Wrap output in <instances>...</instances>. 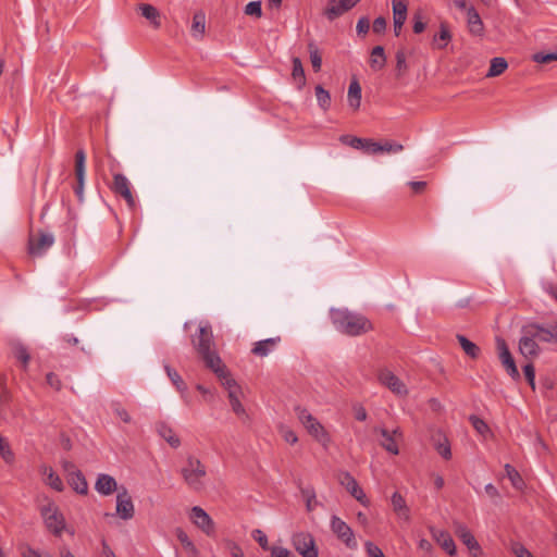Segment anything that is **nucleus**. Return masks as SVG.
Wrapping results in <instances>:
<instances>
[{
  "label": "nucleus",
  "instance_id": "nucleus-31",
  "mask_svg": "<svg viewBox=\"0 0 557 557\" xmlns=\"http://www.w3.org/2000/svg\"><path fill=\"white\" fill-rule=\"evenodd\" d=\"M392 507L398 518L409 521L410 519V510L406 504L405 498L398 492H395L391 498Z\"/></svg>",
  "mask_w": 557,
  "mask_h": 557
},
{
  "label": "nucleus",
  "instance_id": "nucleus-11",
  "mask_svg": "<svg viewBox=\"0 0 557 557\" xmlns=\"http://www.w3.org/2000/svg\"><path fill=\"white\" fill-rule=\"evenodd\" d=\"M377 381L398 397L408 395L406 384L388 369H381L377 372Z\"/></svg>",
  "mask_w": 557,
  "mask_h": 557
},
{
  "label": "nucleus",
  "instance_id": "nucleus-33",
  "mask_svg": "<svg viewBox=\"0 0 557 557\" xmlns=\"http://www.w3.org/2000/svg\"><path fill=\"white\" fill-rule=\"evenodd\" d=\"M348 104L354 110L357 111L361 104V86L357 79H352L348 87Z\"/></svg>",
  "mask_w": 557,
  "mask_h": 557
},
{
  "label": "nucleus",
  "instance_id": "nucleus-20",
  "mask_svg": "<svg viewBox=\"0 0 557 557\" xmlns=\"http://www.w3.org/2000/svg\"><path fill=\"white\" fill-rule=\"evenodd\" d=\"M529 330L534 333L537 341L544 343L557 342V324L545 327L539 323L527 324Z\"/></svg>",
  "mask_w": 557,
  "mask_h": 557
},
{
  "label": "nucleus",
  "instance_id": "nucleus-27",
  "mask_svg": "<svg viewBox=\"0 0 557 557\" xmlns=\"http://www.w3.org/2000/svg\"><path fill=\"white\" fill-rule=\"evenodd\" d=\"M95 490L99 494L108 496L117 490V483L113 476L102 473L97 478Z\"/></svg>",
  "mask_w": 557,
  "mask_h": 557
},
{
  "label": "nucleus",
  "instance_id": "nucleus-21",
  "mask_svg": "<svg viewBox=\"0 0 557 557\" xmlns=\"http://www.w3.org/2000/svg\"><path fill=\"white\" fill-rule=\"evenodd\" d=\"M454 532L469 550H480V545L468 527L461 522H454Z\"/></svg>",
  "mask_w": 557,
  "mask_h": 557
},
{
  "label": "nucleus",
  "instance_id": "nucleus-15",
  "mask_svg": "<svg viewBox=\"0 0 557 557\" xmlns=\"http://www.w3.org/2000/svg\"><path fill=\"white\" fill-rule=\"evenodd\" d=\"M189 519L208 536L215 534V525L211 517L199 506H195L190 510Z\"/></svg>",
  "mask_w": 557,
  "mask_h": 557
},
{
  "label": "nucleus",
  "instance_id": "nucleus-26",
  "mask_svg": "<svg viewBox=\"0 0 557 557\" xmlns=\"http://www.w3.org/2000/svg\"><path fill=\"white\" fill-rule=\"evenodd\" d=\"M467 24L470 34L474 36H482L484 34V24L480 17V14L473 7H467Z\"/></svg>",
  "mask_w": 557,
  "mask_h": 557
},
{
  "label": "nucleus",
  "instance_id": "nucleus-24",
  "mask_svg": "<svg viewBox=\"0 0 557 557\" xmlns=\"http://www.w3.org/2000/svg\"><path fill=\"white\" fill-rule=\"evenodd\" d=\"M281 341L282 339L280 336L270 337L267 339L259 341V342L255 343V345L251 349V352L255 356H258L261 358L267 357L272 351H274V349L277 347V345L281 343Z\"/></svg>",
  "mask_w": 557,
  "mask_h": 557
},
{
  "label": "nucleus",
  "instance_id": "nucleus-2",
  "mask_svg": "<svg viewBox=\"0 0 557 557\" xmlns=\"http://www.w3.org/2000/svg\"><path fill=\"white\" fill-rule=\"evenodd\" d=\"M331 320L337 331L349 336H358L372 329L366 317L347 309H332Z\"/></svg>",
  "mask_w": 557,
  "mask_h": 557
},
{
  "label": "nucleus",
  "instance_id": "nucleus-48",
  "mask_svg": "<svg viewBox=\"0 0 557 557\" xmlns=\"http://www.w3.org/2000/svg\"><path fill=\"white\" fill-rule=\"evenodd\" d=\"M13 352H14L15 358L23 363L24 368H26L28 364V361L30 359V356H29L26 347H24L23 345H16L13 348Z\"/></svg>",
  "mask_w": 557,
  "mask_h": 557
},
{
  "label": "nucleus",
  "instance_id": "nucleus-6",
  "mask_svg": "<svg viewBox=\"0 0 557 557\" xmlns=\"http://www.w3.org/2000/svg\"><path fill=\"white\" fill-rule=\"evenodd\" d=\"M292 545L301 557H319V550L313 535L300 531L292 535Z\"/></svg>",
  "mask_w": 557,
  "mask_h": 557
},
{
  "label": "nucleus",
  "instance_id": "nucleus-42",
  "mask_svg": "<svg viewBox=\"0 0 557 557\" xmlns=\"http://www.w3.org/2000/svg\"><path fill=\"white\" fill-rule=\"evenodd\" d=\"M164 369H165V372H166L169 379L175 385L177 391H180L181 393L185 392L187 387H186L184 380L178 374V372L168 364L164 366Z\"/></svg>",
  "mask_w": 557,
  "mask_h": 557
},
{
  "label": "nucleus",
  "instance_id": "nucleus-45",
  "mask_svg": "<svg viewBox=\"0 0 557 557\" xmlns=\"http://www.w3.org/2000/svg\"><path fill=\"white\" fill-rule=\"evenodd\" d=\"M308 50L310 54V61L314 72H319L322 66V58L318 47L313 42H309Z\"/></svg>",
  "mask_w": 557,
  "mask_h": 557
},
{
  "label": "nucleus",
  "instance_id": "nucleus-14",
  "mask_svg": "<svg viewBox=\"0 0 557 557\" xmlns=\"http://www.w3.org/2000/svg\"><path fill=\"white\" fill-rule=\"evenodd\" d=\"M54 243V237L50 233L42 231L38 235H30L28 239V253L33 257H41Z\"/></svg>",
  "mask_w": 557,
  "mask_h": 557
},
{
  "label": "nucleus",
  "instance_id": "nucleus-9",
  "mask_svg": "<svg viewBox=\"0 0 557 557\" xmlns=\"http://www.w3.org/2000/svg\"><path fill=\"white\" fill-rule=\"evenodd\" d=\"M41 515L49 531L54 535L60 536L65 529V519L58 507L53 504H49L42 508Z\"/></svg>",
  "mask_w": 557,
  "mask_h": 557
},
{
  "label": "nucleus",
  "instance_id": "nucleus-19",
  "mask_svg": "<svg viewBox=\"0 0 557 557\" xmlns=\"http://www.w3.org/2000/svg\"><path fill=\"white\" fill-rule=\"evenodd\" d=\"M430 533L433 540L450 556L456 555V545L447 531L438 530L434 527H430Z\"/></svg>",
  "mask_w": 557,
  "mask_h": 557
},
{
  "label": "nucleus",
  "instance_id": "nucleus-36",
  "mask_svg": "<svg viewBox=\"0 0 557 557\" xmlns=\"http://www.w3.org/2000/svg\"><path fill=\"white\" fill-rule=\"evenodd\" d=\"M385 61L384 48L382 46L374 47L371 52L370 66L374 71H380L384 67Z\"/></svg>",
  "mask_w": 557,
  "mask_h": 557
},
{
  "label": "nucleus",
  "instance_id": "nucleus-39",
  "mask_svg": "<svg viewBox=\"0 0 557 557\" xmlns=\"http://www.w3.org/2000/svg\"><path fill=\"white\" fill-rule=\"evenodd\" d=\"M451 40V34L446 23H441L440 32L433 38L434 45L437 49L445 48Z\"/></svg>",
  "mask_w": 557,
  "mask_h": 557
},
{
  "label": "nucleus",
  "instance_id": "nucleus-59",
  "mask_svg": "<svg viewBox=\"0 0 557 557\" xmlns=\"http://www.w3.org/2000/svg\"><path fill=\"white\" fill-rule=\"evenodd\" d=\"M364 547L369 557H385L382 549L372 542H366Z\"/></svg>",
  "mask_w": 557,
  "mask_h": 557
},
{
  "label": "nucleus",
  "instance_id": "nucleus-1",
  "mask_svg": "<svg viewBox=\"0 0 557 557\" xmlns=\"http://www.w3.org/2000/svg\"><path fill=\"white\" fill-rule=\"evenodd\" d=\"M193 344L201 356L206 366L211 369L216 376L225 374L226 367L214 349L213 335L209 324L200 325L199 334L193 339Z\"/></svg>",
  "mask_w": 557,
  "mask_h": 557
},
{
  "label": "nucleus",
  "instance_id": "nucleus-12",
  "mask_svg": "<svg viewBox=\"0 0 557 557\" xmlns=\"http://www.w3.org/2000/svg\"><path fill=\"white\" fill-rule=\"evenodd\" d=\"M131 187V182L125 175L121 173L113 174V182L111 185L112 191L116 196L122 197L125 200L127 207L133 210L136 207V200L133 196Z\"/></svg>",
  "mask_w": 557,
  "mask_h": 557
},
{
  "label": "nucleus",
  "instance_id": "nucleus-17",
  "mask_svg": "<svg viewBox=\"0 0 557 557\" xmlns=\"http://www.w3.org/2000/svg\"><path fill=\"white\" fill-rule=\"evenodd\" d=\"M135 509L131 495L125 487L119 490L116 495V515L123 520L134 517Z\"/></svg>",
  "mask_w": 557,
  "mask_h": 557
},
{
  "label": "nucleus",
  "instance_id": "nucleus-52",
  "mask_svg": "<svg viewBox=\"0 0 557 557\" xmlns=\"http://www.w3.org/2000/svg\"><path fill=\"white\" fill-rule=\"evenodd\" d=\"M245 13L247 15H252L256 17H261L262 15V9H261V2L260 1H251L249 2L245 8Z\"/></svg>",
  "mask_w": 557,
  "mask_h": 557
},
{
  "label": "nucleus",
  "instance_id": "nucleus-29",
  "mask_svg": "<svg viewBox=\"0 0 557 557\" xmlns=\"http://www.w3.org/2000/svg\"><path fill=\"white\" fill-rule=\"evenodd\" d=\"M190 34L193 38L202 40L206 34V14L203 11H197L193 16L190 26Z\"/></svg>",
  "mask_w": 557,
  "mask_h": 557
},
{
  "label": "nucleus",
  "instance_id": "nucleus-38",
  "mask_svg": "<svg viewBox=\"0 0 557 557\" xmlns=\"http://www.w3.org/2000/svg\"><path fill=\"white\" fill-rule=\"evenodd\" d=\"M508 67L506 59L496 57L491 60L490 69L486 73V77H496L503 74Z\"/></svg>",
  "mask_w": 557,
  "mask_h": 557
},
{
  "label": "nucleus",
  "instance_id": "nucleus-18",
  "mask_svg": "<svg viewBox=\"0 0 557 557\" xmlns=\"http://www.w3.org/2000/svg\"><path fill=\"white\" fill-rule=\"evenodd\" d=\"M361 0H329L324 10V15L330 21H334L347 11L351 10Z\"/></svg>",
  "mask_w": 557,
  "mask_h": 557
},
{
  "label": "nucleus",
  "instance_id": "nucleus-54",
  "mask_svg": "<svg viewBox=\"0 0 557 557\" xmlns=\"http://www.w3.org/2000/svg\"><path fill=\"white\" fill-rule=\"evenodd\" d=\"M252 539L258 542V544L263 548V549H269L270 550V546H269V542H268V537L265 535V533L259 529L257 530H253L252 531Z\"/></svg>",
  "mask_w": 557,
  "mask_h": 557
},
{
  "label": "nucleus",
  "instance_id": "nucleus-47",
  "mask_svg": "<svg viewBox=\"0 0 557 557\" xmlns=\"http://www.w3.org/2000/svg\"><path fill=\"white\" fill-rule=\"evenodd\" d=\"M469 421L471 422L473 429L481 435H485L490 432L488 425L481 418L472 414L469 417Z\"/></svg>",
  "mask_w": 557,
  "mask_h": 557
},
{
  "label": "nucleus",
  "instance_id": "nucleus-57",
  "mask_svg": "<svg viewBox=\"0 0 557 557\" xmlns=\"http://www.w3.org/2000/svg\"><path fill=\"white\" fill-rule=\"evenodd\" d=\"M533 61L537 63H550L553 61H557V53H543L539 52L533 55Z\"/></svg>",
  "mask_w": 557,
  "mask_h": 557
},
{
  "label": "nucleus",
  "instance_id": "nucleus-34",
  "mask_svg": "<svg viewBox=\"0 0 557 557\" xmlns=\"http://www.w3.org/2000/svg\"><path fill=\"white\" fill-rule=\"evenodd\" d=\"M175 535L188 556L198 557L199 552L196 545L193 543V541L188 537L187 533L182 528L175 529Z\"/></svg>",
  "mask_w": 557,
  "mask_h": 557
},
{
  "label": "nucleus",
  "instance_id": "nucleus-58",
  "mask_svg": "<svg viewBox=\"0 0 557 557\" xmlns=\"http://www.w3.org/2000/svg\"><path fill=\"white\" fill-rule=\"evenodd\" d=\"M379 153L382 152H399L404 149L403 145L400 144H393L391 141H385L384 144L380 143Z\"/></svg>",
  "mask_w": 557,
  "mask_h": 557
},
{
  "label": "nucleus",
  "instance_id": "nucleus-8",
  "mask_svg": "<svg viewBox=\"0 0 557 557\" xmlns=\"http://www.w3.org/2000/svg\"><path fill=\"white\" fill-rule=\"evenodd\" d=\"M330 527L332 532L346 545L347 548H357L355 533L344 520L337 516H332Z\"/></svg>",
  "mask_w": 557,
  "mask_h": 557
},
{
  "label": "nucleus",
  "instance_id": "nucleus-25",
  "mask_svg": "<svg viewBox=\"0 0 557 557\" xmlns=\"http://www.w3.org/2000/svg\"><path fill=\"white\" fill-rule=\"evenodd\" d=\"M136 10L143 17L150 22L153 28H160L161 14L156 7L149 3H139Z\"/></svg>",
  "mask_w": 557,
  "mask_h": 557
},
{
  "label": "nucleus",
  "instance_id": "nucleus-63",
  "mask_svg": "<svg viewBox=\"0 0 557 557\" xmlns=\"http://www.w3.org/2000/svg\"><path fill=\"white\" fill-rule=\"evenodd\" d=\"M386 25H387L386 20L382 16H379L374 20V22L372 24V29L376 34H382L385 32Z\"/></svg>",
  "mask_w": 557,
  "mask_h": 557
},
{
  "label": "nucleus",
  "instance_id": "nucleus-35",
  "mask_svg": "<svg viewBox=\"0 0 557 557\" xmlns=\"http://www.w3.org/2000/svg\"><path fill=\"white\" fill-rule=\"evenodd\" d=\"M434 446L436 451L446 460L451 458L450 444L446 436L437 434L434 436Z\"/></svg>",
  "mask_w": 557,
  "mask_h": 557
},
{
  "label": "nucleus",
  "instance_id": "nucleus-49",
  "mask_svg": "<svg viewBox=\"0 0 557 557\" xmlns=\"http://www.w3.org/2000/svg\"><path fill=\"white\" fill-rule=\"evenodd\" d=\"M379 149H381L380 148V143L374 141V140L369 139V138H363V147H361V150L364 153L377 154L379 153Z\"/></svg>",
  "mask_w": 557,
  "mask_h": 557
},
{
  "label": "nucleus",
  "instance_id": "nucleus-16",
  "mask_svg": "<svg viewBox=\"0 0 557 557\" xmlns=\"http://www.w3.org/2000/svg\"><path fill=\"white\" fill-rule=\"evenodd\" d=\"M339 483L347 490V492L356 498L363 506H369L370 502L367 498L363 490L359 486L356 479L349 472H342L338 475Z\"/></svg>",
  "mask_w": 557,
  "mask_h": 557
},
{
  "label": "nucleus",
  "instance_id": "nucleus-51",
  "mask_svg": "<svg viewBox=\"0 0 557 557\" xmlns=\"http://www.w3.org/2000/svg\"><path fill=\"white\" fill-rule=\"evenodd\" d=\"M280 434L282 435V437L284 438L285 442H287L292 445H294L298 442V437H297L296 433L287 426L281 425Z\"/></svg>",
  "mask_w": 557,
  "mask_h": 557
},
{
  "label": "nucleus",
  "instance_id": "nucleus-5",
  "mask_svg": "<svg viewBox=\"0 0 557 557\" xmlns=\"http://www.w3.org/2000/svg\"><path fill=\"white\" fill-rule=\"evenodd\" d=\"M225 389L227 391V397L233 412L242 420H248V414L245 407L242 404L243 391L242 387L231 377L227 370L222 376H218Z\"/></svg>",
  "mask_w": 557,
  "mask_h": 557
},
{
  "label": "nucleus",
  "instance_id": "nucleus-62",
  "mask_svg": "<svg viewBox=\"0 0 557 557\" xmlns=\"http://www.w3.org/2000/svg\"><path fill=\"white\" fill-rule=\"evenodd\" d=\"M358 35H366L370 29V21L367 17H360L356 26Z\"/></svg>",
  "mask_w": 557,
  "mask_h": 557
},
{
  "label": "nucleus",
  "instance_id": "nucleus-40",
  "mask_svg": "<svg viewBox=\"0 0 557 557\" xmlns=\"http://www.w3.org/2000/svg\"><path fill=\"white\" fill-rule=\"evenodd\" d=\"M293 79L297 84V87L301 89L306 84V76H305V70L302 66V63L299 58L295 57L293 58V72H292Z\"/></svg>",
  "mask_w": 557,
  "mask_h": 557
},
{
  "label": "nucleus",
  "instance_id": "nucleus-10",
  "mask_svg": "<svg viewBox=\"0 0 557 557\" xmlns=\"http://www.w3.org/2000/svg\"><path fill=\"white\" fill-rule=\"evenodd\" d=\"M496 349L498 354V358L505 368L508 375L513 380L520 379V373L518 371V368L516 366V361L509 350V347L506 343V341L502 337H496Z\"/></svg>",
  "mask_w": 557,
  "mask_h": 557
},
{
  "label": "nucleus",
  "instance_id": "nucleus-3",
  "mask_svg": "<svg viewBox=\"0 0 557 557\" xmlns=\"http://www.w3.org/2000/svg\"><path fill=\"white\" fill-rule=\"evenodd\" d=\"M181 474L190 490L200 492L205 488L207 469L198 458L188 456L186 465L181 469Z\"/></svg>",
  "mask_w": 557,
  "mask_h": 557
},
{
  "label": "nucleus",
  "instance_id": "nucleus-60",
  "mask_svg": "<svg viewBox=\"0 0 557 557\" xmlns=\"http://www.w3.org/2000/svg\"><path fill=\"white\" fill-rule=\"evenodd\" d=\"M270 552L271 557H295L290 550L282 546H272Z\"/></svg>",
  "mask_w": 557,
  "mask_h": 557
},
{
  "label": "nucleus",
  "instance_id": "nucleus-13",
  "mask_svg": "<svg viewBox=\"0 0 557 557\" xmlns=\"http://www.w3.org/2000/svg\"><path fill=\"white\" fill-rule=\"evenodd\" d=\"M375 433H379L382 436L380 445L388 453L393 455L399 454L398 444L403 440V432L399 428H396L392 431L385 428H375Z\"/></svg>",
  "mask_w": 557,
  "mask_h": 557
},
{
  "label": "nucleus",
  "instance_id": "nucleus-43",
  "mask_svg": "<svg viewBox=\"0 0 557 557\" xmlns=\"http://www.w3.org/2000/svg\"><path fill=\"white\" fill-rule=\"evenodd\" d=\"M315 97L319 106L326 111L331 106V96L321 85L315 86Z\"/></svg>",
  "mask_w": 557,
  "mask_h": 557
},
{
  "label": "nucleus",
  "instance_id": "nucleus-55",
  "mask_svg": "<svg viewBox=\"0 0 557 557\" xmlns=\"http://www.w3.org/2000/svg\"><path fill=\"white\" fill-rule=\"evenodd\" d=\"M511 552L516 557H533L532 553L521 543H512Z\"/></svg>",
  "mask_w": 557,
  "mask_h": 557
},
{
  "label": "nucleus",
  "instance_id": "nucleus-23",
  "mask_svg": "<svg viewBox=\"0 0 557 557\" xmlns=\"http://www.w3.org/2000/svg\"><path fill=\"white\" fill-rule=\"evenodd\" d=\"M394 33L399 36L407 18V2L405 0H393Z\"/></svg>",
  "mask_w": 557,
  "mask_h": 557
},
{
  "label": "nucleus",
  "instance_id": "nucleus-64",
  "mask_svg": "<svg viewBox=\"0 0 557 557\" xmlns=\"http://www.w3.org/2000/svg\"><path fill=\"white\" fill-rule=\"evenodd\" d=\"M226 548L230 550L233 557H244L242 548L234 542H226Z\"/></svg>",
  "mask_w": 557,
  "mask_h": 557
},
{
  "label": "nucleus",
  "instance_id": "nucleus-28",
  "mask_svg": "<svg viewBox=\"0 0 557 557\" xmlns=\"http://www.w3.org/2000/svg\"><path fill=\"white\" fill-rule=\"evenodd\" d=\"M156 429L158 434L168 442V444L173 447L177 448L181 445V440L168 423L165 422H158L156 424Z\"/></svg>",
  "mask_w": 557,
  "mask_h": 557
},
{
  "label": "nucleus",
  "instance_id": "nucleus-53",
  "mask_svg": "<svg viewBox=\"0 0 557 557\" xmlns=\"http://www.w3.org/2000/svg\"><path fill=\"white\" fill-rule=\"evenodd\" d=\"M523 373L525 375V379L528 383L530 384L532 389H535V369L532 362H528L523 367Z\"/></svg>",
  "mask_w": 557,
  "mask_h": 557
},
{
  "label": "nucleus",
  "instance_id": "nucleus-30",
  "mask_svg": "<svg viewBox=\"0 0 557 557\" xmlns=\"http://www.w3.org/2000/svg\"><path fill=\"white\" fill-rule=\"evenodd\" d=\"M70 486L78 494L86 495L88 492L87 481L79 470H73L66 478Z\"/></svg>",
  "mask_w": 557,
  "mask_h": 557
},
{
  "label": "nucleus",
  "instance_id": "nucleus-50",
  "mask_svg": "<svg viewBox=\"0 0 557 557\" xmlns=\"http://www.w3.org/2000/svg\"><path fill=\"white\" fill-rule=\"evenodd\" d=\"M408 69L407 61H406V53L404 50H398L396 52V70L398 72V75L404 74Z\"/></svg>",
  "mask_w": 557,
  "mask_h": 557
},
{
  "label": "nucleus",
  "instance_id": "nucleus-37",
  "mask_svg": "<svg viewBox=\"0 0 557 557\" xmlns=\"http://www.w3.org/2000/svg\"><path fill=\"white\" fill-rule=\"evenodd\" d=\"M457 341L460 344L462 350L467 356H469L472 359H475L480 355V348L476 344L468 339L466 336L458 334Z\"/></svg>",
  "mask_w": 557,
  "mask_h": 557
},
{
  "label": "nucleus",
  "instance_id": "nucleus-41",
  "mask_svg": "<svg viewBox=\"0 0 557 557\" xmlns=\"http://www.w3.org/2000/svg\"><path fill=\"white\" fill-rule=\"evenodd\" d=\"M505 471L507 478L510 480L512 486L517 490H522L524 487V481L520 473L509 463L505 465Z\"/></svg>",
  "mask_w": 557,
  "mask_h": 557
},
{
  "label": "nucleus",
  "instance_id": "nucleus-56",
  "mask_svg": "<svg viewBox=\"0 0 557 557\" xmlns=\"http://www.w3.org/2000/svg\"><path fill=\"white\" fill-rule=\"evenodd\" d=\"M114 413L125 423H129L132 418L127 410L123 408L119 403L112 405Z\"/></svg>",
  "mask_w": 557,
  "mask_h": 557
},
{
  "label": "nucleus",
  "instance_id": "nucleus-44",
  "mask_svg": "<svg viewBox=\"0 0 557 557\" xmlns=\"http://www.w3.org/2000/svg\"><path fill=\"white\" fill-rule=\"evenodd\" d=\"M0 456L9 465H12L14 462V459H15L14 453L12 451L8 441L1 435H0Z\"/></svg>",
  "mask_w": 557,
  "mask_h": 557
},
{
  "label": "nucleus",
  "instance_id": "nucleus-46",
  "mask_svg": "<svg viewBox=\"0 0 557 557\" xmlns=\"http://www.w3.org/2000/svg\"><path fill=\"white\" fill-rule=\"evenodd\" d=\"M339 141L357 150H361V147H363V138L351 135H342Z\"/></svg>",
  "mask_w": 557,
  "mask_h": 557
},
{
  "label": "nucleus",
  "instance_id": "nucleus-32",
  "mask_svg": "<svg viewBox=\"0 0 557 557\" xmlns=\"http://www.w3.org/2000/svg\"><path fill=\"white\" fill-rule=\"evenodd\" d=\"M40 472L45 476V483L51 488L55 490L57 492H62L64 490L61 478L53 471L51 467L41 466Z\"/></svg>",
  "mask_w": 557,
  "mask_h": 557
},
{
  "label": "nucleus",
  "instance_id": "nucleus-22",
  "mask_svg": "<svg viewBox=\"0 0 557 557\" xmlns=\"http://www.w3.org/2000/svg\"><path fill=\"white\" fill-rule=\"evenodd\" d=\"M85 160L86 156L84 150H78L75 154V175L77 180V186L75 187L74 191L81 200L83 199L84 191Z\"/></svg>",
  "mask_w": 557,
  "mask_h": 557
},
{
  "label": "nucleus",
  "instance_id": "nucleus-7",
  "mask_svg": "<svg viewBox=\"0 0 557 557\" xmlns=\"http://www.w3.org/2000/svg\"><path fill=\"white\" fill-rule=\"evenodd\" d=\"M521 337L518 343L519 352L528 360L537 358L541 354V347L537 339L527 325L521 329Z\"/></svg>",
  "mask_w": 557,
  "mask_h": 557
},
{
  "label": "nucleus",
  "instance_id": "nucleus-61",
  "mask_svg": "<svg viewBox=\"0 0 557 557\" xmlns=\"http://www.w3.org/2000/svg\"><path fill=\"white\" fill-rule=\"evenodd\" d=\"M46 380H47L48 385L51 386L52 388H54L55 391L59 392L62 388L61 380L59 379V376L55 373L49 372L46 375Z\"/></svg>",
  "mask_w": 557,
  "mask_h": 557
},
{
  "label": "nucleus",
  "instance_id": "nucleus-4",
  "mask_svg": "<svg viewBox=\"0 0 557 557\" xmlns=\"http://www.w3.org/2000/svg\"><path fill=\"white\" fill-rule=\"evenodd\" d=\"M295 411L299 422L304 425L307 432L324 448L331 444V436L325 428L313 417L306 408L296 407Z\"/></svg>",
  "mask_w": 557,
  "mask_h": 557
}]
</instances>
